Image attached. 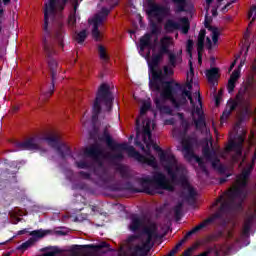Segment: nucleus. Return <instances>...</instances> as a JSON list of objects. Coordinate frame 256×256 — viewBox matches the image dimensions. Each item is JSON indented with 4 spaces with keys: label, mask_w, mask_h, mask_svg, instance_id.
<instances>
[{
    "label": "nucleus",
    "mask_w": 256,
    "mask_h": 256,
    "mask_svg": "<svg viewBox=\"0 0 256 256\" xmlns=\"http://www.w3.org/2000/svg\"><path fill=\"white\" fill-rule=\"evenodd\" d=\"M174 255H177V252L175 251V249L173 248L167 256H174Z\"/></svg>",
    "instance_id": "64"
},
{
    "label": "nucleus",
    "mask_w": 256,
    "mask_h": 256,
    "mask_svg": "<svg viewBox=\"0 0 256 256\" xmlns=\"http://www.w3.org/2000/svg\"><path fill=\"white\" fill-rule=\"evenodd\" d=\"M195 113H196V115H198V117L200 115H205V113L201 110V108L199 106L196 107Z\"/></svg>",
    "instance_id": "62"
},
{
    "label": "nucleus",
    "mask_w": 256,
    "mask_h": 256,
    "mask_svg": "<svg viewBox=\"0 0 256 256\" xmlns=\"http://www.w3.org/2000/svg\"><path fill=\"white\" fill-rule=\"evenodd\" d=\"M113 93L111 92V87L108 84L102 83L96 93V98L92 107V121H97L101 113V103H104L105 107L111 111L113 107Z\"/></svg>",
    "instance_id": "6"
},
{
    "label": "nucleus",
    "mask_w": 256,
    "mask_h": 256,
    "mask_svg": "<svg viewBox=\"0 0 256 256\" xmlns=\"http://www.w3.org/2000/svg\"><path fill=\"white\" fill-rule=\"evenodd\" d=\"M100 141L106 143L107 148L111 149V151H116L114 154H107L106 157L110 161H123L125 159V156L123 155V151H127L128 157H132L133 159H136L138 163H142V165H148L149 167H157V160L155 159V156L151 154V145H153V140H147L144 146L143 153H145L144 156L141 153H139L137 150H135V147L129 146L127 143H117L113 138L111 137V134H109V131L107 129H104L102 136L99 138Z\"/></svg>",
    "instance_id": "2"
},
{
    "label": "nucleus",
    "mask_w": 256,
    "mask_h": 256,
    "mask_svg": "<svg viewBox=\"0 0 256 256\" xmlns=\"http://www.w3.org/2000/svg\"><path fill=\"white\" fill-rule=\"evenodd\" d=\"M212 41L213 43H217V41H219V29L217 28L212 30Z\"/></svg>",
    "instance_id": "52"
},
{
    "label": "nucleus",
    "mask_w": 256,
    "mask_h": 256,
    "mask_svg": "<svg viewBox=\"0 0 256 256\" xmlns=\"http://www.w3.org/2000/svg\"><path fill=\"white\" fill-rule=\"evenodd\" d=\"M197 51H198V63H203V50H199V48L197 47Z\"/></svg>",
    "instance_id": "58"
},
{
    "label": "nucleus",
    "mask_w": 256,
    "mask_h": 256,
    "mask_svg": "<svg viewBox=\"0 0 256 256\" xmlns=\"http://www.w3.org/2000/svg\"><path fill=\"white\" fill-rule=\"evenodd\" d=\"M255 217L254 216H249L245 221L242 229V237H249L251 233V227L253 225Z\"/></svg>",
    "instance_id": "30"
},
{
    "label": "nucleus",
    "mask_w": 256,
    "mask_h": 256,
    "mask_svg": "<svg viewBox=\"0 0 256 256\" xmlns=\"http://www.w3.org/2000/svg\"><path fill=\"white\" fill-rule=\"evenodd\" d=\"M164 75H173V69L169 68V66H164Z\"/></svg>",
    "instance_id": "56"
},
{
    "label": "nucleus",
    "mask_w": 256,
    "mask_h": 256,
    "mask_svg": "<svg viewBox=\"0 0 256 256\" xmlns=\"http://www.w3.org/2000/svg\"><path fill=\"white\" fill-rule=\"evenodd\" d=\"M43 140L46 141L49 147L55 149L63 161H65L67 157H72V159H75V157H73V153L71 152V148L67 144L61 142V137L59 135L53 134L46 136L43 138Z\"/></svg>",
    "instance_id": "12"
},
{
    "label": "nucleus",
    "mask_w": 256,
    "mask_h": 256,
    "mask_svg": "<svg viewBox=\"0 0 256 256\" xmlns=\"http://www.w3.org/2000/svg\"><path fill=\"white\" fill-rule=\"evenodd\" d=\"M238 141H230L226 146V152L231 153V151H235L237 157H241L243 155V143H245V138L243 136H238Z\"/></svg>",
    "instance_id": "19"
},
{
    "label": "nucleus",
    "mask_w": 256,
    "mask_h": 256,
    "mask_svg": "<svg viewBox=\"0 0 256 256\" xmlns=\"http://www.w3.org/2000/svg\"><path fill=\"white\" fill-rule=\"evenodd\" d=\"M215 219H221V214L215 213L212 217L207 218L202 223L192 228V232H190L189 235H191V233H199L201 229H205V227H207V225H210V223H213Z\"/></svg>",
    "instance_id": "25"
},
{
    "label": "nucleus",
    "mask_w": 256,
    "mask_h": 256,
    "mask_svg": "<svg viewBox=\"0 0 256 256\" xmlns=\"http://www.w3.org/2000/svg\"><path fill=\"white\" fill-rule=\"evenodd\" d=\"M193 121L196 129H204V127H207V122L205 121V115L198 116V119L193 118Z\"/></svg>",
    "instance_id": "34"
},
{
    "label": "nucleus",
    "mask_w": 256,
    "mask_h": 256,
    "mask_svg": "<svg viewBox=\"0 0 256 256\" xmlns=\"http://www.w3.org/2000/svg\"><path fill=\"white\" fill-rule=\"evenodd\" d=\"M111 245L105 241L99 244H86V245H72L70 247V253L73 256H95V255H105L111 253Z\"/></svg>",
    "instance_id": "8"
},
{
    "label": "nucleus",
    "mask_w": 256,
    "mask_h": 256,
    "mask_svg": "<svg viewBox=\"0 0 256 256\" xmlns=\"http://www.w3.org/2000/svg\"><path fill=\"white\" fill-rule=\"evenodd\" d=\"M182 148L184 151V157L187 159V161H192V159H195L202 173L209 175V170H207V165L203 161V158L195 155V152L193 151V139L188 138L182 140Z\"/></svg>",
    "instance_id": "13"
},
{
    "label": "nucleus",
    "mask_w": 256,
    "mask_h": 256,
    "mask_svg": "<svg viewBox=\"0 0 256 256\" xmlns=\"http://www.w3.org/2000/svg\"><path fill=\"white\" fill-rule=\"evenodd\" d=\"M160 96L164 101H170L175 109H180L181 105H187V97L181 96L180 100L175 98V88H173V80L164 82L161 85Z\"/></svg>",
    "instance_id": "11"
},
{
    "label": "nucleus",
    "mask_w": 256,
    "mask_h": 256,
    "mask_svg": "<svg viewBox=\"0 0 256 256\" xmlns=\"http://www.w3.org/2000/svg\"><path fill=\"white\" fill-rule=\"evenodd\" d=\"M168 55V62L171 67H177V54L173 52L166 53Z\"/></svg>",
    "instance_id": "43"
},
{
    "label": "nucleus",
    "mask_w": 256,
    "mask_h": 256,
    "mask_svg": "<svg viewBox=\"0 0 256 256\" xmlns=\"http://www.w3.org/2000/svg\"><path fill=\"white\" fill-rule=\"evenodd\" d=\"M103 21H105V18H103V16H99V14H96L92 20V37L95 41H101V31L99 30V27L103 25Z\"/></svg>",
    "instance_id": "20"
},
{
    "label": "nucleus",
    "mask_w": 256,
    "mask_h": 256,
    "mask_svg": "<svg viewBox=\"0 0 256 256\" xmlns=\"http://www.w3.org/2000/svg\"><path fill=\"white\" fill-rule=\"evenodd\" d=\"M151 33L152 35H159V33H161V31L159 30V27L155 22L151 24Z\"/></svg>",
    "instance_id": "53"
},
{
    "label": "nucleus",
    "mask_w": 256,
    "mask_h": 256,
    "mask_svg": "<svg viewBox=\"0 0 256 256\" xmlns=\"http://www.w3.org/2000/svg\"><path fill=\"white\" fill-rule=\"evenodd\" d=\"M85 39H87V30H81L75 36V41H77L79 45H83V43H85Z\"/></svg>",
    "instance_id": "41"
},
{
    "label": "nucleus",
    "mask_w": 256,
    "mask_h": 256,
    "mask_svg": "<svg viewBox=\"0 0 256 256\" xmlns=\"http://www.w3.org/2000/svg\"><path fill=\"white\" fill-rule=\"evenodd\" d=\"M85 157H91L92 159H98L103 155V150L99 144H93L84 150Z\"/></svg>",
    "instance_id": "23"
},
{
    "label": "nucleus",
    "mask_w": 256,
    "mask_h": 256,
    "mask_svg": "<svg viewBox=\"0 0 256 256\" xmlns=\"http://www.w3.org/2000/svg\"><path fill=\"white\" fill-rule=\"evenodd\" d=\"M241 77V71L239 69H236L232 72V74L230 75V80L231 81H235L237 82L239 80V78Z\"/></svg>",
    "instance_id": "47"
},
{
    "label": "nucleus",
    "mask_w": 256,
    "mask_h": 256,
    "mask_svg": "<svg viewBox=\"0 0 256 256\" xmlns=\"http://www.w3.org/2000/svg\"><path fill=\"white\" fill-rule=\"evenodd\" d=\"M158 228L157 224L152 223L149 226L143 228V234L146 235V239L142 245L134 247V255H143V253H149L153 248V239H157Z\"/></svg>",
    "instance_id": "10"
},
{
    "label": "nucleus",
    "mask_w": 256,
    "mask_h": 256,
    "mask_svg": "<svg viewBox=\"0 0 256 256\" xmlns=\"http://www.w3.org/2000/svg\"><path fill=\"white\" fill-rule=\"evenodd\" d=\"M148 15L157 17L158 21H162L164 17L169 15V8L157 3H152L149 5Z\"/></svg>",
    "instance_id": "18"
},
{
    "label": "nucleus",
    "mask_w": 256,
    "mask_h": 256,
    "mask_svg": "<svg viewBox=\"0 0 256 256\" xmlns=\"http://www.w3.org/2000/svg\"><path fill=\"white\" fill-rule=\"evenodd\" d=\"M151 137H152V134H151V125L148 123H146V125L143 127V130H142V139H143V142L144 143H147V138H148V141H151Z\"/></svg>",
    "instance_id": "32"
},
{
    "label": "nucleus",
    "mask_w": 256,
    "mask_h": 256,
    "mask_svg": "<svg viewBox=\"0 0 256 256\" xmlns=\"http://www.w3.org/2000/svg\"><path fill=\"white\" fill-rule=\"evenodd\" d=\"M141 182L144 188V193H147L148 195H155V190H153L149 185H153L155 189L175 191V186L171 184L163 172H155L152 177L142 178Z\"/></svg>",
    "instance_id": "7"
},
{
    "label": "nucleus",
    "mask_w": 256,
    "mask_h": 256,
    "mask_svg": "<svg viewBox=\"0 0 256 256\" xmlns=\"http://www.w3.org/2000/svg\"><path fill=\"white\" fill-rule=\"evenodd\" d=\"M98 54L101 61H109L110 57L107 54V48L105 46L98 44Z\"/></svg>",
    "instance_id": "33"
},
{
    "label": "nucleus",
    "mask_w": 256,
    "mask_h": 256,
    "mask_svg": "<svg viewBox=\"0 0 256 256\" xmlns=\"http://www.w3.org/2000/svg\"><path fill=\"white\" fill-rule=\"evenodd\" d=\"M206 77L208 79V83L213 85L215 87L216 85H219V78L221 77L219 75V68L213 67L206 71Z\"/></svg>",
    "instance_id": "24"
},
{
    "label": "nucleus",
    "mask_w": 256,
    "mask_h": 256,
    "mask_svg": "<svg viewBox=\"0 0 256 256\" xmlns=\"http://www.w3.org/2000/svg\"><path fill=\"white\" fill-rule=\"evenodd\" d=\"M16 147L21 151H40L41 144L37 137H31L24 142H17Z\"/></svg>",
    "instance_id": "17"
},
{
    "label": "nucleus",
    "mask_w": 256,
    "mask_h": 256,
    "mask_svg": "<svg viewBox=\"0 0 256 256\" xmlns=\"http://www.w3.org/2000/svg\"><path fill=\"white\" fill-rule=\"evenodd\" d=\"M173 45V40L169 36H165L162 39H160V47L158 51H160L162 54L166 55V53L171 52L169 49Z\"/></svg>",
    "instance_id": "27"
},
{
    "label": "nucleus",
    "mask_w": 256,
    "mask_h": 256,
    "mask_svg": "<svg viewBox=\"0 0 256 256\" xmlns=\"http://www.w3.org/2000/svg\"><path fill=\"white\" fill-rule=\"evenodd\" d=\"M205 35H207V30L201 29L197 40V47L199 51H203V49H205Z\"/></svg>",
    "instance_id": "31"
},
{
    "label": "nucleus",
    "mask_w": 256,
    "mask_h": 256,
    "mask_svg": "<svg viewBox=\"0 0 256 256\" xmlns=\"http://www.w3.org/2000/svg\"><path fill=\"white\" fill-rule=\"evenodd\" d=\"M141 227H143V220L137 215H133L131 217V223L129 226L130 231H132L133 233H137V231H139Z\"/></svg>",
    "instance_id": "29"
},
{
    "label": "nucleus",
    "mask_w": 256,
    "mask_h": 256,
    "mask_svg": "<svg viewBox=\"0 0 256 256\" xmlns=\"http://www.w3.org/2000/svg\"><path fill=\"white\" fill-rule=\"evenodd\" d=\"M235 82L234 80L229 79L228 80V85H227V89H228V93H233V91H235Z\"/></svg>",
    "instance_id": "49"
},
{
    "label": "nucleus",
    "mask_w": 256,
    "mask_h": 256,
    "mask_svg": "<svg viewBox=\"0 0 256 256\" xmlns=\"http://www.w3.org/2000/svg\"><path fill=\"white\" fill-rule=\"evenodd\" d=\"M150 109H151V102H147V101L143 102L140 108V115L141 116L146 115L147 111H149Z\"/></svg>",
    "instance_id": "44"
},
{
    "label": "nucleus",
    "mask_w": 256,
    "mask_h": 256,
    "mask_svg": "<svg viewBox=\"0 0 256 256\" xmlns=\"http://www.w3.org/2000/svg\"><path fill=\"white\" fill-rule=\"evenodd\" d=\"M49 233H51V231L43 229L31 231L29 233V235H31V238L28 239L26 242H23L20 246H18L19 251H27L29 247H33V245H35L37 239H43V237L49 235Z\"/></svg>",
    "instance_id": "15"
},
{
    "label": "nucleus",
    "mask_w": 256,
    "mask_h": 256,
    "mask_svg": "<svg viewBox=\"0 0 256 256\" xmlns=\"http://www.w3.org/2000/svg\"><path fill=\"white\" fill-rule=\"evenodd\" d=\"M184 172L185 168L182 166V171L177 174V180L172 181V183H177V181H179L180 183H182V185H186V187L188 188V194L185 196V200L195 201V196L197 195V192H195L194 187H191V185H189V181H187Z\"/></svg>",
    "instance_id": "16"
},
{
    "label": "nucleus",
    "mask_w": 256,
    "mask_h": 256,
    "mask_svg": "<svg viewBox=\"0 0 256 256\" xmlns=\"http://www.w3.org/2000/svg\"><path fill=\"white\" fill-rule=\"evenodd\" d=\"M181 127L184 130V133H187V131H189V121H187V119H183V121L181 122Z\"/></svg>",
    "instance_id": "55"
},
{
    "label": "nucleus",
    "mask_w": 256,
    "mask_h": 256,
    "mask_svg": "<svg viewBox=\"0 0 256 256\" xmlns=\"http://www.w3.org/2000/svg\"><path fill=\"white\" fill-rule=\"evenodd\" d=\"M118 191H132L133 193H139V190L135 189V186H133V183L131 182L124 183L118 188Z\"/></svg>",
    "instance_id": "37"
},
{
    "label": "nucleus",
    "mask_w": 256,
    "mask_h": 256,
    "mask_svg": "<svg viewBox=\"0 0 256 256\" xmlns=\"http://www.w3.org/2000/svg\"><path fill=\"white\" fill-rule=\"evenodd\" d=\"M253 172V165H248L243 168L241 173L236 176V183L238 187L230 191L231 199H247V185H249V177Z\"/></svg>",
    "instance_id": "9"
},
{
    "label": "nucleus",
    "mask_w": 256,
    "mask_h": 256,
    "mask_svg": "<svg viewBox=\"0 0 256 256\" xmlns=\"http://www.w3.org/2000/svg\"><path fill=\"white\" fill-rule=\"evenodd\" d=\"M175 5H177L178 13H183L185 7H187V0H172Z\"/></svg>",
    "instance_id": "42"
},
{
    "label": "nucleus",
    "mask_w": 256,
    "mask_h": 256,
    "mask_svg": "<svg viewBox=\"0 0 256 256\" xmlns=\"http://www.w3.org/2000/svg\"><path fill=\"white\" fill-rule=\"evenodd\" d=\"M118 171H119L120 177H122V179H129V177H130L129 170H127V168H125V166L118 167Z\"/></svg>",
    "instance_id": "45"
},
{
    "label": "nucleus",
    "mask_w": 256,
    "mask_h": 256,
    "mask_svg": "<svg viewBox=\"0 0 256 256\" xmlns=\"http://www.w3.org/2000/svg\"><path fill=\"white\" fill-rule=\"evenodd\" d=\"M78 175L79 177H81V179H86L87 181H93V178H91V173L80 171L78 172Z\"/></svg>",
    "instance_id": "48"
},
{
    "label": "nucleus",
    "mask_w": 256,
    "mask_h": 256,
    "mask_svg": "<svg viewBox=\"0 0 256 256\" xmlns=\"http://www.w3.org/2000/svg\"><path fill=\"white\" fill-rule=\"evenodd\" d=\"M153 49V43H151V34L146 33L140 38V51H145V49Z\"/></svg>",
    "instance_id": "28"
},
{
    "label": "nucleus",
    "mask_w": 256,
    "mask_h": 256,
    "mask_svg": "<svg viewBox=\"0 0 256 256\" xmlns=\"http://www.w3.org/2000/svg\"><path fill=\"white\" fill-rule=\"evenodd\" d=\"M135 145H137V147H140V149L142 151H145V145H143V143L141 141H135Z\"/></svg>",
    "instance_id": "61"
},
{
    "label": "nucleus",
    "mask_w": 256,
    "mask_h": 256,
    "mask_svg": "<svg viewBox=\"0 0 256 256\" xmlns=\"http://www.w3.org/2000/svg\"><path fill=\"white\" fill-rule=\"evenodd\" d=\"M214 169H217L220 173H225V166L223 164L217 163V167H213Z\"/></svg>",
    "instance_id": "59"
},
{
    "label": "nucleus",
    "mask_w": 256,
    "mask_h": 256,
    "mask_svg": "<svg viewBox=\"0 0 256 256\" xmlns=\"http://www.w3.org/2000/svg\"><path fill=\"white\" fill-rule=\"evenodd\" d=\"M153 149L159 153V160L171 181H177V174L183 171V166L179 165L174 153L164 151L157 144H153Z\"/></svg>",
    "instance_id": "5"
},
{
    "label": "nucleus",
    "mask_w": 256,
    "mask_h": 256,
    "mask_svg": "<svg viewBox=\"0 0 256 256\" xmlns=\"http://www.w3.org/2000/svg\"><path fill=\"white\" fill-rule=\"evenodd\" d=\"M75 165L78 169H91V164L85 161H76Z\"/></svg>",
    "instance_id": "46"
},
{
    "label": "nucleus",
    "mask_w": 256,
    "mask_h": 256,
    "mask_svg": "<svg viewBox=\"0 0 256 256\" xmlns=\"http://www.w3.org/2000/svg\"><path fill=\"white\" fill-rule=\"evenodd\" d=\"M154 103H155L157 109H161V107H162L161 99L155 98V99H154Z\"/></svg>",
    "instance_id": "60"
},
{
    "label": "nucleus",
    "mask_w": 256,
    "mask_h": 256,
    "mask_svg": "<svg viewBox=\"0 0 256 256\" xmlns=\"http://www.w3.org/2000/svg\"><path fill=\"white\" fill-rule=\"evenodd\" d=\"M186 51L189 53L190 57L193 53V40L189 39L186 44Z\"/></svg>",
    "instance_id": "50"
},
{
    "label": "nucleus",
    "mask_w": 256,
    "mask_h": 256,
    "mask_svg": "<svg viewBox=\"0 0 256 256\" xmlns=\"http://www.w3.org/2000/svg\"><path fill=\"white\" fill-rule=\"evenodd\" d=\"M25 233H29V230H27L26 228L23 229V230H19V231L17 232V235H25Z\"/></svg>",
    "instance_id": "63"
},
{
    "label": "nucleus",
    "mask_w": 256,
    "mask_h": 256,
    "mask_svg": "<svg viewBox=\"0 0 256 256\" xmlns=\"http://www.w3.org/2000/svg\"><path fill=\"white\" fill-rule=\"evenodd\" d=\"M202 155L206 158V161H210L212 167H217V163H221V160L217 157V152L209 148V146H205L202 149Z\"/></svg>",
    "instance_id": "21"
},
{
    "label": "nucleus",
    "mask_w": 256,
    "mask_h": 256,
    "mask_svg": "<svg viewBox=\"0 0 256 256\" xmlns=\"http://www.w3.org/2000/svg\"><path fill=\"white\" fill-rule=\"evenodd\" d=\"M165 54L158 50V53H153L151 60L148 62L149 73L151 78L149 79V88L154 93H161V86L167 83L165 81V74L163 70L159 68V63L163 61Z\"/></svg>",
    "instance_id": "4"
},
{
    "label": "nucleus",
    "mask_w": 256,
    "mask_h": 256,
    "mask_svg": "<svg viewBox=\"0 0 256 256\" xmlns=\"http://www.w3.org/2000/svg\"><path fill=\"white\" fill-rule=\"evenodd\" d=\"M78 7H79V4L76 3L74 5V12L72 14H70L69 17H68V23L72 27H75V25L77 24V8Z\"/></svg>",
    "instance_id": "36"
},
{
    "label": "nucleus",
    "mask_w": 256,
    "mask_h": 256,
    "mask_svg": "<svg viewBox=\"0 0 256 256\" xmlns=\"http://www.w3.org/2000/svg\"><path fill=\"white\" fill-rule=\"evenodd\" d=\"M189 67H190V82H187L185 84L184 87H186V89H189L191 91V89H193V77L195 75V70L193 69V62H191V60L189 61Z\"/></svg>",
    "instance_id": "38"
},
{
    "label": "nucleus",
    "mask_w": 256,
    "mask_h": 256,
    "mask_svg": "<svg viewBox=\"0 0 256 256\" xmlns=\"http://www.w3.org/2000/svg\"><path fill=\"white\" fill-rule=\"evenodd\" d=\"M67 3H69V0H48V2L44 4V37L42 40V45L44 53L47 57L48 67L52 79L50 90L44 93V95H53V93H55V80L57 79V71L59 69L57 60L53 59V56L56 53L55 41H57L61 49L65 47V44L63 43V39H65V23H63L62 20L63 15H60V19L56 24L54 33L49 30V17L52 19V21H55V17H57V14L61 13L65 9V5H67Z\"/></svg>",
    "instance_id": "1"
},
{
    "label": "nucleus",
    "mask_w": 256,
    "mask_h": 256,
    "mask_svg": "<svg viewBox=\"0 0 256 256\" xmlns=\"http://www.w3.org/2000/svg\"><path fill=\"white\" fill-rule=\"evenodd\" d=\"M256 90L253 87L251 81L248 82L247 86L241 88L236 95L237 101H232L229 108H226L221 115V123H225L227 119L231 116V113L238 109L241 111L242 115H253V110L251 109V99H255Z\"/></svg>",
    "instance_id": "3"
},
{
    "label": "nucleus",
    "mask_w": 256,
    "mask_h": 256,
    "mask_svg": "<svg viewBox=\"0 0 256 256\" xmlns=\"http://www.w3.org/2000/svg\"><path fill=\"white\" fill-rule=\"evenodd\" d=\"M230 209V205H229V202H222L221 205H220V211L222 213H225L227 211H229Z\"/></svg>",
    "instance_id": "54"
},
{
    "label": "nucleus",
    "mask_w": 256,
    "mask_h": 256,
    "mask_svg": "<svg viewBox=\"0 0 256 256\" xmlns=\"http://www.w3.org/2000/svg\"><path fill=\"white\" fill-rule=\"evenodd\" d=\"M182 213H183V202H178L177 205L174 207V215H175L176 221L181 220Z\"/></svg>",
    "instance_id": "39"
},
{
    "label": "nucleus",
    "mask_w": 256,
    "mask_h": 256,
    "mask_svg": "<svg viewBox=\"0 0 256 256\" xmlns=\"http://www.w3.org/2000/svg\"><path fill=\"white\" fill-rule=\"evenodd\" d=\"M180 23L176 22L175 20L168 19L164 24V31H166V33H174L175 31L181 29V32L184 35H187V33H189V29H191V23L189 22V18H180Z\"/></svg>",
    "instance_id": "14"
},
{
    "label": "nucleus",
    "mask_w": 256,
    "mask_h": 256,
    "mask_svg": "<svg viewBox=\"0 0 256 256\" xmlns=\"http://www.w3.org/2000/svg\"><path fill=\"white\" fill-rule=\"evenodd\" d=\"M109 13H111V10H109L108 8L103 7L98 15L100 17H103V19H107Z\"/></svg>",
    "instance_id": "51"
},
{
    "label": "nucleus",
    "mask_w": 256,
    "mask_h": 256,
    "mask_svg": "<svg viewBox=\"0 0 256 256\" xmlns=\"http://www.w3.org/2000/svg\"><path fill=\"white\" fill-rule=\"evenodd\" d=\"M173 89H175V95H177V92L180 91L181 97H186L190 101L192 107H195L193 95L191 94V91L187 90V87L179 84L178 82L173 81Z\"/></svg>",
    "instance_id": "22"
},
{
    "label": "nucleus",
    "mask_w": 256,
    "mask_h": 256,
    "mask_svg": "<svg viewBox=\"0 0 256 256\" xmlns=\"http://www.w3.org/2000/svg\"><path fill=\"white\" fill-rule=\"evenodd\" d=\"M204 27L208 29V31H213V29H216L215 27L210 26L209 22L207 21V17L205 18V21H204Z\"/></svg>",
    "instance_id": "57"
},
{
    "label": "nucleus",
    "mask_w": 256,
    "mask_h": 256,
    "mask_svg": "<svg viewBox=\"0 0 256 256\" xmlns=\"http://www.w3.org/2000/svg\"><path fill=\"white\" fill-rule=\"evenodd\" d=\"M94 174L97 175L101 179V181H103L104 183H109L110 177H109V173H107V170L101 169V174H99V170L95 168Z\"/></svg>",
    "instance_id": "35"
},
{
    "label": "nucleus",
    "mask_w": 256,
    "mask_h": 256,
    "mask_svg": "<svg viewBox=\"0 0 256 256\" xmlns=\"http://www.w3.org/2000/svg\"><path fill=\"white\" fill-rule=\"evenodd\" d=\"M192 232H193V229L190 230V231H188V232L185 234L184 238H183L182 240H180L179 243H177V244L175 245V247H174L173 249H174L176 252H178L179 249H181V247H183V243H185V241H187V239H189V237H191V235H195V233H192ZM189 233H191V234H189Z\"/></svg>",
    "instance_id": "40"
},
{
    "label": "nucleus",
    "mask_w": 256,
    "mask_h": 256,
    "mask_svg": "<svg viewBox=\"0 0 256 256\" xmlns=\"http://www.w3.org/2000/svg\"><path fill=\"white\" fill-rule=\"evenodd\" d=\"M252 21H250V23L248 24V28L246 30V32L244 33V41L246 43V45H248L249 43V37L251 36V30H249V28L251 27V25H253V21H255L256 19V4H254L252 6V8L250 9L249 13H248V19H251Z\"/></svg>",
    "instance_id": "26"
}]
</instances>
